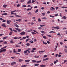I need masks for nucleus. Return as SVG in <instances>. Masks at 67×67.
Listing matches in <instances>:
<instances>
[{
  "label": "nucleus",
  "instance_id": "obj_1",
  "mask_svg": "<svg viewBox=\"0 0 67 67\" xmlns=\"http://www.w3.org/2000/svg\"><path fill=\"white\" fill-rule=\"evenodd\" d=\"M52 28H53V29H56L57 30H59V28L58 27V26H56V27H54V26H52Z\"/></svg>",
  "mask_w": 67,
  "mask_h": 67
},
{
  "label": "nucleus",
  "instance_id": "obj_2",
  "mask_svg": "<svg viewBox=\"0 0 67 67\" xmlns=\"http://www.w3.org/2000/svg\"><path fill=\"white\" fill-rule=\"evenodd\" d=\"M6 49H4L0 51V53H2V52H5L6 51Z\"/></svg>",
  "mask_w": 67,
  "mask_h": 67
},
{
  "label": "nucleus",
  "instance_id": "obj_3",
  "mask_svg": "<svg viewBox=\"0 0 67 67\" xmlns=\"http://www.w3.org/2000/svg\"><path fill=\"white\" fill-rule=\"evenodd\" d=\"M15 30H17V31H18V32H21V29H19L18 28H15Z\"/></svg>",
  "mask_w": 67,
  "mask_h": 67
},
{
  "label": "nucleus",
  "instance_id": "obj_4",
  "mask_svg": "<svg viewBox=\"0 0 67 67\" xmlns=\"http://www.w3.org/2000/svg\"><path fill=\"white\" fill-rule=\"evenodd\" d=\"M1 25L2 26L4 27H7V26L5 25V24H2Z\"/></svg>",
  "mask_w": 67,
  "mask_h": 67
},
{
  "label": "nucleus",
  "instance_id": "obj_5",
  "mask_svg": "<svg viewBox=\"0 0 67 67\" xmlns=\"http://www.w3.org/2000/svg\"><path fill=\"white\" fill-rule=\"evenodd\" d=\"M25 32H23L20 33V35H25Z\"/></svg>",
  "mask_w": 67,
  "mask_h": 67
},
{
  "label": "nucleus",
  "instance_id": "obj_6",
  "mask_svg": "<svg viewBox=\"0 0 67 67\" xmlns=\"http://www.w3.org/2000/svg\"><path fill=\"white\" fill-rule=\"evenodd\" d=\"M40 66L41 67H45L46 66V65H40Z\"/></svg>",
  "mask_w": 67,
  "mask_h": 67
},
{
  "label": "nucleus",
  "instance_id": "obj_7",
  "mask_svg": "<svg viewBox=\"0 0 67 67\" xmlns=\"http://www.w3.org/2000/svg\"><path fill=\"white\" fill-rule=\"evenodd\" d=\"M48 59H49L48 58H47L45 59H43V61H45V60H48Z\"/></svg>",
  "mask_w": 67,
  "mask_h": 67
},
{
  "label": "nucleus",
  "instance_id": "obj_8",
  "mask_svg": "<svg viewBox=\"0 0 67 67\" xmlns=\"http://www.w3.org/2000/svg\"><path fill=\"white\" fill-rule=\"evenodd\" d=\"M27 3L28 4H30V3H31V0H30L28 1L27 2Z\"/></svg>",
  "mask_w": 67,
  "mask_h": 67
},
{
  "label": "nucleus",
  "instance_id": "obj_9",
  "mask_svg": "<svg viewBox=\"0 0 67 67\" xmlns=\"http://www.w3.org/2000/svg\"><path fill=\"white\" fill-rule=\"evenodd\" d=\"M21 52V49H18L17 53H19V52Z\"/></svg>",
  "mask_w": 67,
  "mask_h": 67
},
{
  "label": "nucleus",
  "instance_id": "obj_10",
  "mask_svg": "<svg viewBox=\"0 0 67 67\" xmlns=\"http://www.w3.org/2000/svg\"><path fill=\"white\" fill-rule=\"evenodd\" d=\"M32 62L33 63H36V61L35 60H32Z\"/></svg>",
  "mask_w": 67,
  "mask_h": 67
},
{
  "label": "nucleus",
  "instance_id": "obj_11",
  "mask_svg": "<svg viewBox=\"0 0 67 67\" xmlns=\"http://www.w3.org/2000/svg\"><path fill=\"white\" fill-rule=\"evenodd\" d=\"M26 45L27 46H29L30 45V44L28 43H27L26 44Z\"/></svg>",
  "mask_w": 67,
  "mask_h": 67
},
{
  "label": "nucleus",
  "instance_id": "obj_12",
  "mask_svg": "<svg viewBox=\"0 0 67 67\" xmlns=\"http://www.w3.org/2000/svg\"><path fill=\"white\" fill-rule=\"evenodd\" d=\"M15 11H16V10H15L14 11H12L11 12V14H12L13 13V12H15Z\"/></svg>",
  "mask_w": 67,
  "mask_h": 67
},
{
  "label": "nucleus",
  "instance_id": "obj_13",
  "mask_svg": "<svg viewBox=\"0 0 67 67\" xmlns=\"http://www.w3.org/2000/svg\"><path fill=\"white\" fill-rule=\"evenodd\" d=\"M43 42V43L44 44H45V45H47V43L46 42H44V41H42Z\"/></svg>",
  "mask_w": 67,
  "mask_h": 67
},
{
  "label": "nucleus",
  "instance_id": "obj_14",
  "mask_svg": "<svg viewBox=\"0 0 67 67\" xmlns=\"http://www.w3.org/2000/svg\"><path fill=\"white\" fill-rule=\"evenodd\" d=\"M30 61V60H25V62H29Z\"/></svg>",
  "mask_w": 67,
  "mask_h": 67
},
{
  "label": "nucleus",
  "instance_id": "obj_15",
  "mask_svg": "<svg viewBox=\"0 0 67 67\" xmlns=\"http://www.w3.org/2000/svg\"><path fill=\"white\" fill-rule=\"evenodd\" d=\"M26 42H28V41H29V40H30V39L28 38L26 40Z\"/></svg>",
  "mask_w": 67,
  "mask_h": 67
},
{
  "label": "nucleus",
  "instance_id": "obj_16",
  "mask_svg": "<svg viewBox=\"0 0 67 67\" xmlns=\"http://www.w3.org/2000/svg\"><path fill=\"white\" fill-rule=\"evenodd\" d=\"M7 5H6L5 4H4L3 5V7H4V8H6V7H7Z\"/></svg>",
  "mask_w": 67,
  "mask_h": 67
},
{
  "label": "nucleus",
  "instance_id": "obj_17",
  "mask_svg": "<svg viewBox=\"0 0 67 67\" xmlns=\"http://www.w3.org/2000/svg\"><path fill=\"white\" fill-rule=\"evenodd\" d=\"M41 62H42V61L41 60H40V61H37L36 63H37V64H38V63H41Z\"/></svg>",
  "mask_w": 67,
  "mask_h": 67
},
{
  "label": "nucleus",
  "instance_id": "obj_18",
  "mask_svg": "<svg viewBox=\"0 0 67 67\" xmlns=\"http://www.w3.org/2000/svg\"><path fill=\"white\" fill-rule=\"evenodd\" d=\"M7 36L3 38V40H5V39H7Z\"/></svg>",
  "mask_w": 67,
  "mask_h": 67
},
{
  "label": "nucleus",
  "instance_id": "obj_19",
  "mask_svg": "<svg viewBox=\"0 0 67 67\" xmlns=\"http://www.w3.org/2000/svg\"><path fill=\"white\" fill-rule=\"evenodd\" d=\"M13 52L14 53H17V52L16 51H15V49H14L13 50Z\"/></svg>",
  "mask_w": 67,
  "mask_h": 67
},
{
  "label": "nucleus",
  "instance_id": "obj_20",
  "mask_svg": "<svg viewBox=\"0 0 67 67\" xmlns=\"http://www.w3.org/2000/svg\"><path fill=\"white\" fill-rule=\"evenodd\" d=\"M63 18L64 19H67V17L64 16L63 17Z\"/></svg>",
  "mask_w": 67,
  "mask_h": 67
},
{
  "label": "nucleus",
  "instance_id": "obj_21",
  "mask_svg": "<svg viewBox=\"0 0 67 67\" xmlns=\"http://www.w3.org/2000/svg\"><path fill=\"white\" fill-rule=\"evenodd\" d=\"M49 33H55L56 32H54L53 31H51L49 32Z\"/></svg>",
  "mask_w": 67,
  "mask_h": 67
},
{
  "label": "nucleus",
  "instance_id": "obj_22",
  "mask_svg": "<svg viewBox=\"0 0 67 67\" xmlns=\"http://www.w3.org/2000/svg\"><path fill=\"white\" fill-rule=\"evenodd\" d=\"M23 60H22L21 59H20L19 60V62H23Z\"/></svg>",
  "mask_w": 67,
  "mask_h": 67
},
{
  "label": "nucleus",
  "instance_id": "obj_23",
  "mask_svg": "<svg viewBox=\"0 0 67 67\" xmlns=\"http://www.w3.org/2000/svg\"><path fill=\"white\" fill-rule=\"evenodd\" d=\"M9 29L11 31H12V32H13V30H12V28H9Z\"/></svg>",
  "mask_w": 67,
  "mask_h": 67
},
{
  "label": "nucleus",
  "instance_id": "obj_24",
  "mask_svg": "<svg viewBox=\"0 0 67 67\" xmlns=\"http://www.w3.org/2000/svg\"><path fill=\"white\" fill-rule=\"evenodd\" d=\"M2 15H7V13H5L4 14H2Z\"/></svg>",
  "mask_w": 67,
  "mask_h": 67
},
{
  "label": "nucleus",
  "instance_id": "obj_25",
  "mask_svg": "<svg viewBox=\"0 0 67 67\" xmlns=\"http://www.w3.org/2000/svg\"><path fill=\"white\" fill-rule=\"evenodd\" d=\"M31 33L33 35H34V34H36V33H35L34 32H31Z\"/></svg>",
  "mask_w": 67,
  "mask_h": 67
},
{
  "label": "nucleus",
  "instance_id": "obj_26",
  "mask_svg": "<svg viewBox=\"0 0 67 67\" xmlns=\"http://www.w3.org/2000/svg\"><path fill=\"white\" fill-rule=\"evenodd\" d=\"M12 32L11 31L9 33V35H12Z\"/></svg>",
  "mask_w": 67,
  "mask_h": 67
},
{
  "label": "nucleus",
  "instance_id": "obj_27",
  "mask_svg": "<svg viewBox=\"0 0 67 67\" xmlns=\"http://www.w3.org/2000/svg\"><path fill=\"white\" fill-rule=\"evenodd\" d=\"M30 50H31V49L30 48H29L28 49L26 50V51H27H27H29Z\"/></svg>",
  "mask_w": 67,
  "mask_h": 67
},
{
  "label": "nucleus",
  "instance_id": "obj_28",
  "mask_svg": "<svg viewBox=\"0 0 67 67\" xmlns=\"http://www.w3.org/2000/svg\"><path fill=\"white\" fill-rule=\"evenodd\" d=\"M19 37H15L14 38V40H17V38H18Z\"/></svg>",
  "mask_w": 67,
  "mask_h": 67
},
{
  "label": "nucleus",
  "instance_id": "obj_29",
  "mask_svg": "<svg viewBox=\"0 0 67 67\" xmlns=\"http://www.w3.org/2000/svg\"><path fill=\"white\" fill-rule=\"evenodd\" d=\"M27 65H22V66H21V67H27Z\"/></svg>",
  "mask_w": 67,
  "mask_h": 67
},
{
  "label": "nucleus",
  "instance_id": "obj_30",
  "mask_svg": "<svg viewBox=\"0 0 67 67\" xmlns=\"http://www.w3.org/2000/svg\"><path fill=\"white\" fill-rule=\"evenodd\" d=\"M29 41V43H33V41Z\"/></svg>",
  "mask_w": 67,
  "mask_h": 67
},
{
  "label": "nucleus",
  "instance_id": "obj_31",
  "mask_svg": "<svg viewBox=\"0 0 67 67\" xmlns=\"http://www.w3.org/2000/svg\"><path fill=\"white\" fill-rule=\"evenodd\" d=\"M13 31H14V32H15L16 33H17L18 32V31L15 30H13Z\"/></svg>",
  "mask_w": 67,
  "mask_h": 67
},
{
  "label": "nucleus",
  "instance_id": "obj_32",
  "mask_svg": "<svg viewBox=\"0 0 67 67\" xmlns=\"http://www.w3.org/2000/svg\"><path fill=\"white\" fill-rule=\"evenodd\" d=\"M38 21L39 22H41V19H40V18H38Z\"/></svg>",
  "mask_w": 67,
  "mask_h": 67
},
{
  "label": "nucleus",
  "instance_id": "obj_33",
  "mask_svg": "<svg viewBox=\"0 0 67 67\" xmlns=\"http://www.w3.org/2000/svg\"><path fill=\"white\" fill-rule=\"evenodd\" d=\"M45 26V25H40V26L41 27H42V26Z\"/></svg>",
  "mask_w": 67,
  "mask_h": 67
},
{
  "label": "nucleus",
  "instance_id": "obj_34",
  "mask_svg": "<svg viewBox=\"0 0 67 67\" xmlns=\"http://www.w3.org/2000/svg\"><path fill=\"white\" fill-rule=\"evenodd\" d=\"M15 16H16V17H21V16L19 15H15Z\"/></svg>",
  "mask_w": 67,
  "mask_h": 67
},
{
  "label": "nucleus",
  "instance_id": "obj_35",
  "mask_svg": "<svg viewBox=\"0 0 67 67\" xmlns=\"http://www.w3.org/2000/svg\"><path fill=\"white\" fill-rule=\"evenodd\" d=\"M16 47H20V46L17 45H16Z\"/></svg>",
  "mask_w": 67,
  "mask_h": 67
},
{
  "label": "nucleus",
  "instance_id": "obj_36",
  "mask_svg": "<svg viewBox=\"0 0 67 67\" xmlns=\"http://www.w3.org/2000/svg\"><path fill=\"white\" fill-rule=\"evenodd\" d=\"M10 43H12V44H13V43H14V42L12 41H10Z\"/></svg>",
  "mask_w": 67,
  "mask_h": 67
},
{
  "label": "nucleus",
  "instance_id": "obj_37",
  "mask_svg": "<svg viewBox=\"0 0 67 67\" xmlns=\"http://www.w3.org/2000/svg\"><path fill=\"white\" fill-rule=\"evenodd\" d=\"M7 24H10V22H9V20H7Z\"/></svg>",
  "mask_w": 67,
  "mask_h": 67
},
{
  "label": "nucleus",
  "instance_id": "obj_38",
  "mask_svg": "<svg viewBox=\"0 0 67 67\" xmlns=\"http://www.w3.org/2000/svg\"><path fill=\"white\" fill-rule=\"evenodd\" d=\"M34 66H39V64H36L34 65Z\"/></svg>",
  "mask_w": 67,
  "mask_h": 67
},
{
  "label": "nucleus",
  "instance_id": "obj_39",
  "mask_svg": "<svg viewBox=\"0 0 67 67\" xmlns=\"http://www.w3.org/2000/svg\"><path fill=\"white\" fill-rule=\"evenodd\" d=\"M61 8H63V9H66V8H67V7H61Z\"/></svg>",
  "mask_w": 67,
  "mask_h": 67
},
{
  "label": "nucleus",
  "instance_id": "obj_40",
  "mask_svg": "<svg viewBox=\"0 0 67 67\" xmlns=\"http://www.w3.org/2000/svg\"><path fill=\"white\" fill-rule=\"evenodd\" d=\"M51 8L53 9V10H55V9L53 7H51Z\"/></svg>",
  "mask_w": 67,
  "mask_h": 67
},
{
  "label": "nucleus",
  "instance_id": "obj_41",
  "mask_svg": "<svg viewBox=\"0 0 67 67\" xmlns=\"http://www.w3.org/2000/svg\"><path fill=\"white\" fill-rule=\"evenodd\" d=\"M42 14L43 15V16H44V15H45V14L44 13H42Z\"/></svg>",
  "mask_w": 67,
  "mask_h": 67
},
{
  "label": "nucleus",
  "instance_id": "obj_42",
  "mask_svg": "<svg viewBox=\"0 0 67 67\" xmlns=\"http://www.w3.org/2000/svg\"><path fill=\"white\" fill-rule=\"evenodd\" d=\"M22 7L23 8H25V7H26V5H23Z\"/></svg>",
  "mask_w": 67,
  "mask_h": 67
},
{
  "label": "nucleus",
  "instance_id": "obj_43",
  "mask_svg": "<svg viewBox=\"0 0 67 67\" xmlns=\"http://www.w3.org/2000/svg\"><path fill=\"white\" fill-rule=\"evenodd\" d=\"M25 1V0H22L20 1L21 2H23Z\"/></svg>",
  "mask_w": 67,
  "mask_h": 67
},
{
  "label": "nucleus",
  "instance_id": "obj_44",
  "mask_svg": "<svg viewBox=\"0 0 67 67\" xmlns=\"http://www.w3.org/2000/svg\"><path fill=\"white\" fill-rule=\"evenodd\" d=\"M32 50L33 51H35L36 50V48H34L32 49Z\"/></svg>",
  "mask_w": 67,
  "mask_h": 67
},
{
  "label": "nucleus",
  "instance_id": "obj_45",
  "mask_svg": "<svg viewBox=\"0 0 67 67\" xmlns=\"http://www.w3.org/2000/svg\"><path fill=\"white\" fill-rule=\"evenodd\" d=\"M12 63H13V64H16V62H13Z\"/></svg>",
  "mask_w": 67,
  "mask_h": 67
},
{
  "label": "nucleus",
  "instance_id": "obj_46",
  "mask_svg": "<svg viewBox=\"0 0 67 67\" xmlns=\"http://www.w3.org/2000/svg\"><path fill=\"white\" fill-rule=\"evenodd\" d=\"M43 38H45V39H46V38H47L45 36H43Z\"/></svg>",
  "mask_w": 67,
  "mask_h": 67
},
{
  "label": "nucleus",
  "instance_id": "obj_47",
  "mask_svg": "<svg viewBox=\"0 0 67 67\" xmlns=\"http://www.w3.org/2000/svg\"><path fill=\"white\" fill-rule=\"evenodd\" d=\"M38 9L36 11L35 13H37L38 12Z\"/></svg>",
  "mask_w": 67,
  "mask_h": 67
},
{
  "label": "nucleus",
  "instance_id": "obj_48",
  "mask_svg": "<svg viewBox=\"0 0 67 67\" xmlns=\"http://www.w3.org/2000/svg\"><path fill=\"white\" fill-rule=\"evenodd\" d=\"M3 44H7V43H8L7 42H6V41H5L3 42Z\"/></svg>",
  "mask_w": 67,
  "mask_h": 67
},
{
  "label": "nucleus",
  "instance_id": "obj_49",
  "mask_svg": "<svg viewBox=\"0 0 67 67\" xmlns=\"http://www.w3.org/2000/svg\"><path fill=\"white\" fill-rule=\"evenodd\" d=\"M54 65V63H52V64H50V65L51 66H53Z\"/></svg>",
  "mask_w": 67,
  "mask_h": 67
},
{
  "label": "nucleus",
  "instance_id": "obj_50",
  "mask_svg": "<svg viewBox=\"0 0 67 67\" xmlns=\"http://www.w3.org/2000/svg\"><path fill=\"white\" fill-rule=\"evenodd\" d=\"M60 44H61V45H63V42H60Z\"/></svg>",
  "mask_w": 67,
  "mask_h": 67
},
{
  "label": "nucleus",
  "instance_id": "obj_51",
  "mask_svg": "<svg viewBox=\"0 0 67 67\" xmlns=\"http://www.w3.org/2000/svg\"><path fill=\"white\" fill-rule=\"evenodd\" d=\"M18 21L19 22H21V19H19L18 20Z\"/></svg>",
  "mask_w": 67,
  "mask_h": 67
},
{
  "label": "nucleus",
  "instance_id": "obj_52",
  "mask_svg": "<svg viewBox=\"0 0 67 67\" xmlns=\"http://www.w3.org/2000/svg\"><path fill=\"white\" fill-rule=\"evenodd\" d=\"M41 32L42 34L45 33V32H44V31H41Z\"/></svg>",
  "mask_w": 67,
  "mask_h": 67
},
{
  "label": "nucleus",
  "instance_id": "obj_53",
  "mask_svg": "<svg viewBox=\"0 0 67 67\" xmlns=\"http://www.w3.org/2000/svg\"><path fill=\"white\" fill-rule=\"evenodd\" d=\"M47 35L49 37H51V36L49 35Z\"/></svg>",
  "mask_w": 67,
  "mask_h": 67
},
{
  "label": "nucleus",
  "instance_id": "obj_54",
  "mask_svg": "<svg viewBox=\"0 0 67 67\" xmlns=\"http://www.w3.org/2000/svg\"><path fill=\"white\" fill-rule=\"evenodd\" d=\"M3 42V40H0V43H2Z\"/></svg>",
  "mask_w": 67,
  "mask_h": 67
},
{
  "label": "nucleus",
  "instance_id": "obj_55",
  "mask_svg": "<svg viewBox=\"0 0 67 67\" xmlns=\"http://www.w3.org/2000/svg\"><path fill=\"white\" fill-rule=\"evenodd\" d=\"M34 2H35V1L34 0H33L31 2V3H34Z\"/></svg>",
  "mask_w": 67,
  "mask_h": 67
},
{
  "label": "nucleus",
  "instance_id": "obj_56",
  "mask_svg": "<svg viewBox=\"0 0 67 67\" xmlns=\"http://www.w3.org/2000/svg\"><path fill=\"white\" fill-rule=\"evenodd\" d=\"M33 31H34V32H36V33H37L38 34V33L37 32H36V31H35V30H33Z\"/></svg>",
  "mask_w": 67,
  "mask_h": 67
},
{
  "label": "nucleus",
  "instance_id": "obj_57",
  "mask_svg": "<svg viewBox=\"0 0 67 67\" xmlns=\"http://www.w3.org/2000/svg\"><path fill=\"white\" fill-rule=\"evenodd\" d=\"M19 6H20V4H19L17 5V7H19Z\"/></svg>",
  "mask_w": 67,
  "mask_h": 67
},
{
  "label": "nucleus",
  "instance_id": "obj_58",
  "mask_svg": "<svg viewBox=\"0 0 67 67\" xmlns=\"http://www.w3.org/2000/svg\"><path fill=\"white\" fill-rule=\"evenodd\" d=\"M34 52H35V51L34 50H32L31 51V52L32 53H34Z\"/></svg>",
  "mask_w": 67,
  "mask_h": 67
},
{
  "label": "nucleus",
  "instance_id": "obj_59",
  "mask_svg": "<svg viewBox=\"0 0 67 67\" xmlns=\"http://www.w3.org/2000/svg\"><path fill=\"white\" fill-rule=\"evenodd\" d=\"M34 9H35V8H37V6H36L34 7Z\"/></svg>",
  "mask_w": 67,
  "mask_h": 67
},
{
  "label": "nucleus",
  "instance_id": "obj_60",
  "mask_svg": "<svg viewBox=\"0 0 67 67\" xmlns=\"http://www.w3.org/2000/svg\"><path fill=\"white\" fill-rule=\"evenodd\" d=\"M11 64L12 66H14V64H13V63H11Z\"/></svg>",
  "mask_w": 67,
  "mask_h": 67
},
{
  "label": "nucleus",
  "instance_id": "obj_61",
  "mask_svg": "<svg viewBox=\"0 0 67 67\" xmlns=\"http://www.w3.org/2000/svg\"><path fill=\"white\" fill-rule=\"evenodd\" d=\"M57 35H59V36H60V35H60V33H58L57 34Z\"/></svg>",
  "mask_w": 67,
  "mask_h": 67
},
{
  "label": "nucleus",
  "instance_id": "obj_62",
  "mask_svg": "<svg viewBox=\"0 0 67 67\" xmlns=\"http://www.w3.org/2000/svg\"><path fill=\"white\" fill-rule=\"evenodd\" d=\"M47 14H49V13H50V12L49 11L47 12Z\"/></svg>",
  "mask_w": 67,
  "mask_h": 67
},
{
  "label": "nucleus",
  "instance_id": "obj_63",
  "mask_svg": "<svg viewBox=\"0 0 67 67\" xmlns=\"http://www.w3.org/2000/svg\"><path fill=\"white\" fill-rule=\"evenodd\" d=\"M57 63V62L56 61H55L54 62V64H55Z\"/></svg>",
  "mask_w": 67,
  "mask_h": 67
},
{
  "label": "nucleus",
  "instance_id": "obj_64",
  "mask_svg": "<svg viewBox=\"0 0 67 67\" xmlns=\"http://www.w3.org/2000/svg\"><path fill=\"white\" fill-rule=\"evenodd\" d=\"M47 56V55H44V56L43 57H46Z\"/></svg>",
  "mask_w": 67,
  "mask_h": 67
}]
</instances>
